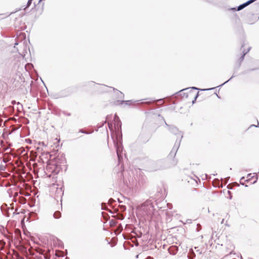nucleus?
<instances>
[{
  "mask_svg": "<svg viewBox=\"0 0 259 259\" xmlns=\"http://www.w3.org/2000/svg\"><path fill=\"white\" fill-rule=\"evenodd\" d=\"M154 206L151 200H147L137 208V213L141 217L151 218L154 211Z\"/></svg>",
  "mask_w": 259,
  "mask_h": 259,
  "instance_id": "nucleus-1",
  "label": "nucleus"
},
{
  "mask_svg": "<svg viewBox=\"0 0 259 259\" xmlns=\"http://www.w3.org/2000/svg\"><path fill=\"white\" fill-rule=\"evenodd\" d=\"M169 130L171 133L178 135V139L176 140L175 144L169 154L170 156L173 157L176 155V152L180 146L181 139L183 138V135L181 132H179L178 129L175 126H170Z\"/></svg>",
  "mask_w": 259,
  "mask_h": 259,
  "instance_id": "nucleus-2",
  "label": "nucleus"
},
{
  "mask_svg": "<svg viewBox=\"0 0 259 259\" xmlns=\"http://www.w3.org/2000/svg\"><path fill=\"white\" fill-rule=\"evenodd\" d=\"M190 89L198 90V89L196 87H192L191 88L185 89L181 91V92H183V93L181 94V95H182L183 97H185L186 98H189V97H193L194 100L192 101V103L194 104L198 96V92H197L196 94H195L191 91H188Z\"/></svg>",
  "mask_w": 259,
  "mask_h": 259,
  "instance_id": "nucleus-3",
  "label": "nucleus"
},
{
  "mask_svg": "<svg viewBox=\"0 0 259 259\" xmlns=\"http://www.w3.org/2000/svg\"><path fill=\"white\" fill-rule=\"evenodd\" d=\"M163 164V161L162 160H157L156 161H153L150 163V170L155 171L162 169L164 168Z\"/></svg>",
  "mask_w": 259,
  "mask_h": 259,
  "instance_id": "nucleus-4",
  "label": "nucleus"
},
{
  "mask_svg": "<svg viewBox=\"0 0 259 259\" xmlns=\"http://www.w3.org/2000/svg\"><path fill=\"white\" fill-rule=\"evenodd\" d=\"M113 143L114 144V146L116 148V153L118 157V160L120 161L121 158H122V156L121 155V153L122 151V147L121 146V143H118V141H116L115 140H113Z\"/></svg>",
  "mask_w": 259,
  "mask_h": 259,
  "instance_id": "nucleus-5",
  "label": "nucleus"
},
{
  "mask_svg": "<svg viewBox=\"0 0 259 259\" xmlns=\"http://www.w3.org/2000/svg\"><path fill=\"white\" fill-rule=\"evenodd\" d=\"M23 49L22 51H19L17 49V51L18 53L22 56L23 58L25 59L26 54L27 53V51H29V49L27 48V47L24 45V43H23Z\"/></svg>",
  "mask_w": 259,
  "mask_h": 259,
  "instance_id": "nucleus-6",
  "label": "nucleus"
},
{
  "mask_svg": "<svg viewBox=\"0 0 259 259\" xmlns=\"http://www.w3.org/2000/svg\"><path fill=\"white\" fill-rule=\"evenodd\" d=\"M169 253L172 255H175L178 251V247L177 246H171L168 248Z\"/></svg>",
  "mask_w": 259,
  "mask_h": 259,
  "instance_id": "nucleus-7",
  "label": "nucleus"
},
{
  "mask_svg": "<svg viewBox=\"0 0 259 259\" xmlns=\"http://www.w3.org/2000/svg\"><path fill=\"white\" fill-rule=\"evenodd\" d=\"M195 256V254L194 252V251L191 249L189 251L188 254V258L189 259H192L193 257Z\"/></svg>",
  "mask_w": 259,
  "mask_h": 259,
  "instance_id": "nucleus-8",
  "label": "nucleus"
},
{
  "mask_svg": "<svg viewBox=\"0 0 259 259\" xmlns=\"http://www.w3.org/2000/svg\"><path fill=\"white\" fill-rule=\"evenodd\" d=\"M113 91H115V92L116 93V95H117L118 98H122L123 97V94L121 92H120L116 89H115L114 88H113Z\"/></svg>",
  "mask_w": 259,
  "mask_h": 259,
  "instance_id": "nucleus-9",
  "label": "nucleus"
},
{
  "mask_svg": "<svg viewBox=\"0 0 259 259\" xmlns=\"http://www.w3.org/2000/svg\"><path fill=\"white\" fill-rule=\"evenodd\" d=\"M61 212L60 211H56L54 213V217L55 219H59V218H60L61 217Z\"/></svg>",
  "mask_w": 259,
  "mask_h": 259,
  "instance_id": "nucleus-10",
  "label": "nucleus"
},
{
  "mask_svg": "<svg viewBox=\"0 0 259 259\" xmlns=\"http://www.w3.org/2000/svg\"><path fill=\"white\" fill-rule=\"evenodd\" d=\"M250 50V48H248V50L246 52H244V51H243V55L241 56V57L240 58V61H242L243 60L245 55Z\"/></svg>",
  "mask_w": 259,
  "mask_h": 259,
  "instance_id": "nucleus-11",
  "label": "nucleus"
},
{
  "mask_svg": "<svg viewBox=\"0 0 259 259\" xmlns=\"http://www.w3.org/2000/svg\"><path fill=\"white\" fill-rule=\"evenodd\" d=\"M131 101H119V100H117V103H116V104H122L123 102L125 103V104L126 105H129V102H130Z\"/></svg>",
  "mask_w": 259,
  "mask_h": 259,
  "instance_id": "nucleus-12",
  "label": "nucleus"
},
{
  "mask_svg": "<svg viewBox=\"0 0 259 259\" xmlns=\"http://www.w3.org/2000/svg\"><path fill=\"white\" fill-rule=\"evenodd\" d=\"M114 120H115V122H117V125L119 123L121 124V122L119 120V117L116 115H115L114 116ZM120 126H121V124H120Z\"/></svg>",
  "mask_w": 259,
  "mask_h": 259,
  "instance_id": "nucleus-13",
  "label": "nucleus"
},
{
  "mask_svg": "<svg viewBox=\"0 0 259 259\" xmlns=\"http://www.w3.org/2000/svg\"><path fill=\"white\" fill-rule=\"evenodd\" d=\"M31 3H32V1H29V0H28V2L27 3L26 7L24 9H25L26 8L29 7L30 6Z\"/></svg>",
  "mask_w": 259,
  "mask_h": 259,
  "instance_id": "nucleus-14",
  "label": "nucleus"
},
{
  "mask_svg": "<svg viewBox=\"0 0 259 259\" xmlns=\"http://www.w3.org/2000/svg\"><path fill=\"white\" fill-rule=\"evenodd\" d=\"M235 76L234 75H233L232 76V77L229 79H228V80H227L226 81H225L224 83H222V84L220 85V86H222L223 85H224V84H225L226 83H227V82H228L229 80H230L232 78H233Z\"/></svg>",
  "mask_w": 259,
  "mask_h": 259,
  "instance_id": "nucleus-15",
  "label": "nucleus"
},
{
  "mask_svg": "<svg viewBox=\"0 0 259 259\" xmlns=\"http://www.w3.org/2000/svg\"><path fill=\"white\" fill-rule=\"evenodd\" d=\"M79 132H81V133H83V134H89V133H88V132H87L85 131H84L82 130H80Z\"/></svg>",
  "mask_w": 259,
  "mask_h": 259,
  "instance_id": "nucleus-16",
  "label": "nucleus"
},
{
  "mask_svg": "<svg viewBox=\"0 0 259 259\" xmlns=\"http://www.w3.org/2000/svg\"><path fill=\"white\" fill-rule=\"evenodd\" d=\"M48 154H49V153H48V152H46V153H45V152H44V153H42L41 155H42V156H44V155H48Z\"/></svg>",
  "mask_w": 259,
  "mask_h": 259,
  "instance_id": "nucleus-17",
  "label": "nucleus"
},
{
  "mask_svg": "<svg viewBox=\"0 0 259 259\" xmlns=\"http://www.w3.org/2000/svg\"><path fill=\"white\" fill-rule=\"evenodd\" d=\"M39 145H41V144H42V145H43V146H44V145H45V144H44V142H39Z\"/></svg>",
  "mask_w": 259,
  "mask_h": 259,
  "instance_id": "nucleus-18",
  "label": "nucleus"
},
{
  "mask_svg": "<svg viewBox=\"0 0 259 259\" xmlns=\"http://www.w3.org/2000/svg\"><path fill=\"white\" fill-rule=\"evenodd\" d=\"M212 89H213V88H211V89H204V90H203V91H207V90H212Z\"/></svg>",
  "mask_w": 259,
  "mask_h": 259,
  "instance_id": "nucleus-19",
  "label": "nucleus"
},
{
  "mask_svg": "<svg viewBox=\"0 0 259 259\" xmlns=\"http://www.w3.org/2000/svg\"><path fill=\"white\" fill-rule=\"evenodd\" d=\"M251 174H248V175H247V178H250V176H251Z\"/></svg>",
  "mask_w": 259,
  "mask_h": 259,
  "instance_id": "nucleus-20",
  "label": "nucleus"
},
{
  "mask_svg": "<svg viewBox=\"0 0 259 259\" xmlns=\"http://www.w3.org/2000/svg\"><path fill=\"white\" fill-rule=\"evenodd\" d=\"M18 105L22 106V104H21L19 102L18 103Z\"/></svg>",
  "mask_w": 259,
  "mask_h": 259,
  "instance_id": "nucleus-21",
  "label": "nucleus"
},
{
  "mask_svg": "<svg viewBox=\"0 0 259 259\" xmlns=\"http://www.w3.org/2000/svg\"><path fill=\"white\" fill-rule=\"evenodd\" d=\"M4 162L5 163L7 162V160L5 159H4Z\"/></svg>",
  "mask_w": 259,
  "mask_h": 259,
  "instance_id": "nucleus-22",
  "label": "nucleus"
},
{
  "mask_svg": "<svg viewBox=\"0 0 259 259\" xmlns=\"http://www.w3.org/2000/svg\"><path fill=\"white\" fill-rule=\"evenodd\" d=\"M224 219H223L222 222H221V223L223 224L224 223Z\"/></svg>",
  "mask_w": 259,
  "mask_h": 259,
  "instance_id": "nucleus-23",
  "label": "nucleus"
},
{
  "mask_svg": "<svg viewBox=\"0 0 259 259\" xmlns=\"http://www.w3.org/2000/svg\"><path fill=\"white\" fill-rule=\"evenodd\" d=\"M257 178L256 177V180H257ZM255 182H256V180H255V181L253 182V184H254V183H255Z\"/></svg>",
  "mask_w": 259,
  "mask_h": 259,
  "instance_id": "nucleus-24",
  "label": "nucleus"
},
{
  "mask_svg": "<svg viewBox=\"0 0 259 259\" xmlns=\"http://www.w3.org/2000/svg\"><path fill=\"white\" fill-rule=\"evenodd\" d=\"M18 45V44L17 42H16V43L15 44V46Z\"/></svg>",
  "mask_w": 259,
  "mask_h": 259,
  "instance_id": "nucleus-25",
  "label": "nucleus"
},
{
  "mask_svg": "<svg viewBox=\"0 0 259 259\" xmlns=\"http://www.w3.org/2000/svg\"><path fill=\"white\" fill-rule=\"evenodd\" d=\"M169 205H171L169 204H167V206H168Z\"/></svg>",
  "mask_w": 259,
  "mask_h": 259,
  "instance_id": "nucleus-26",
  "label": "nucleus"
},
{
  "mask_svg": "<svg viewBox=\"0 0 259 259\" xmlns=\"http://www.w3.org/2000/svg\"><path fill=\"white\" fill-rule=\"evenodd\" d=\"M110 201H113L112 199H110Z\"/></svg>",
  "mask_w": 259,
  "mask_h": 259,
  "instance_id": "nucleus-27",
  "label": "nucleus"
},
{
  "mask_svg": "<svg viewBox=\"0 0 259 259\" xmlns=\"http://www.w3.org/2000/svg\"><path fill=\"white\" fill-rule=\"evenodd\" d=\"M170 206H171V205H169V206H168V207L170 208Z\"/></svg>",
  "mask_w": 259,
  "mask_h": 259,
  "instance_id": "nucleus-28",
  "label": "nucleus"
},
{
  "mask_svg": "<svg viewBox=\"0 0 259 259\" xmlns=\"http://www.w3.org/2000/svg\"><path fill=\"white\" fill-rule=\"evenodd\" d=\"M150 102H151V101H150V102H146V103H150Z\"/></svg>",
  "mask_w": 259,
  "mask_h": 259,
  "instance_id": "nucleus-29",
  "label": "nucleus"
},
{
  "mask_svg": "<svg viewBox=\"0 0 259 259\" xmlns=\"http://www.w3.org/2000/svg\"><path fill=\"white\" fill-rule=\"evenodd\" d=\"M33 0H29V1H32Z\"/></svg>",
  "mask_w": 259,
  "mask_h": 259,
  "instance_id": "nucleus-30",
  "label": "nucleus"
}]
</instances>
